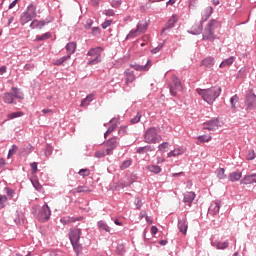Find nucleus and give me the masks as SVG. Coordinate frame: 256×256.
<instances>
[{
  "instance_id": "c03bdc74",
  "label": "nucleus",
  "mask_w": 256,
  "mask_h": 256,
  "mask_svg": "<svg viewBox=\"0 0 256 256\" xmlns=\"http://www.w3.org/2000/svg\"><path fill=\"white\" fill-rule=\"evenodd\" d=\"M78 174L81 176V177H89V175H91V171L87 168H83V169H80Z\"/></svg>"
},
{
  "instance_id": "864d4df0",
  "label": "nucleus",
  "mask_w": 256,
  "mask_h": 256,
  "mask_svg": "<svg viewBox=\"0 0 256 256\" xmlns=\"http://www.w3.org/2000/svg\"><path fill=\"white\" fill-rule=\"evenodd\" d=\"M4 191H6V195H7V197H9V199L14 197V195H15V190H13V189H11L9 187H5Z\"/></svg>"
},
{
  "instance_id": "9b49d317",
  "label": "nucleus",
  "mask_w": 256,
  "mask_h": 256,
  "mask_svg": "<svg viewBox=\"0 0 256 256\" xmlns=\"http://www.w3.org/2000/svg\"><path fill=\"white\" fill-rule=\"evenodd\" d=\"M106 154L111 155L117 149V137H112L106 142Z\"/></svg>"
},
{
  "instance_id": "39448f33",
  "label": "nucleus",
  "mask_w": 256,
  "mask_h": 256,
  "mask_svg": "<svg viewBox=\"0 0 256 256\" xmlns=\"http://www.w3.org/2000/svg\"><path fill=\"white\" fill-rule=\"evenodd\" d=\"M101 51H103L102 47L92 48L87 52L88 65H97L101 63Z\"/></svg>"
},
{
  "instance_id": "2f4dec72",
  "label": "nucleus",
  "mask_w": 256,
  "mask_h": 256,
  "mask_svg": "<svg viewBox=\"0 0 256 256\" xmlns=\"http://www.w3.org/2000/svg\"><path fill=\"white\" fill-rule=\"evenodd\" d=\"M149 151H153V150L151 149V146L147 145V146L137 148L136 153H138L139 155H143L145 153H149Z\"/></svg>"
},
{
  "instance_id": "79ce46f5",
  "label": "nucleus",
  "mask_w": 256,
  "mask_h": 256,
  "mask_svg": "<svg viewBox=\"0 0 256 256\" xmlns=\"http://www.w3.org/2000/svg\"><path fill=\"white\" fill-rule=\"evenodd\" d=\"M133 164V160L131 159H128V160H124L120 166V168L122 170H125V169H129V167H131V165Z\"/></svg>"
},
{
  "instance_id": "1a4fd4ad",
  "label": "nucleus",
  "mask_w": 256,
  "mask_h": 256,
  "mask_svg": "<svg viewBox=\"0 0 256 256\" xmlns=\"http://www.w3.org/2000/svg\"><path fill=\"white\" fill-rule=\"evenodd\" d=\"M179 21L177 14H173L171 18L167 21L164 28L161 31V35H165L166 31H169L175 27V24Z\"/></svg>"
},
{
  "instance_id": "4be33fe9",
  "label": "nucleus",
  "mask_w": 256,
  "mask_h": 256,
  "mask_svg": "<svg viewBox=\"0 0 256 256\" xmlns=\"http://www.w3.org/2000/svg\"><path fill=\"white\" fill-rule=\"evenodd\" d=\"M213 15V8L211 6H208L205 10L204 13L202 14V18L200 20L201 23H205Z\"/></svg>"
},
{
  "instance_id": "20e7f679",
  "label": "nucleus",
  "mask_w": 256,
  "mask_h": 256,
  "mask_svg": "<svg viewBox=\"0 0 256 256\" xmlns=\"http://www.w3.org/2000/svg\"><path fill=\"white\" fill-rule=\"evenodd\" d=\"M163 140V137L157 133L156 127L148 128L144 133V141L145 143L155 144L159 143Z\"/></svg>"
},
{
  "instance_id": "f704fd0d",
  "label": "nucleus",
  "mask_w": 256,
  "mask_h": 256,
  "mask_svg": "<svg viewBox=\"0 0 256 256\" xmlns=\"http://www.w3.org/2000/svg\"><path fill=\"white\" fill-rule=\"evenodd\" d=\"M218 179H227V174H225V168H218L216 170Z\"/></svg>"
},
{
  "instance_id": "473e14b6",
  "label": "nucleus",
  "mask_w": 256,
  "mask_h": 256,
  "mask_svg": "<svg viewBox=\"0 0 256 256\" xmlns=\"http://www.w3.org/2000/svg\"><path fill=\"white\" fill-rule=\"evenodd\" d=\"M237 103H239V96L235 94L230 98V105L232 109H237Z\"/></svg>"
},
{
  "instance_id": "680f3d73",
  "label": "nucleus",
  "mask_w": 256,
  "mask_h": 256,
  "mask_svg": "<svg viewBox=\"0 0 256 256\" xmlns=\"http://www.w3.org/2000/svg\"><path fill=\"white\" fill-rule=\"evenodd\" d=\"M103 15H106V17H113L115 16V11L113 9H108L103 12Z\"/></svg>"
},
{
  "instance_id": "c756f323",
  "label": "nucleus",
  "mask_w": 256,
  "mask_h": 256,
  "mask_svg": "<svg viewBox=\"0 0 256 256\" xmlns=\"http://www.w3.org/2000/svg\"><path fill=\"white\" fill-rule=\"evenodd\" d=\"M147 27H149V24H147L146 21H140L138 24H137V31L139 33H145V31H147Z\"/></svg>"
},
{
  "instance_id": "5701e85b",
  "label": "nucleus",
  "mask_w": 256,
  "mask_h": 256,
  "mask_svg": "<svg viewBox=\"0 0 256 256\" xmlns=\"http://www.w3.org/2000/svg\"><path fill=\"white\" fill-rule=\"evenodd\" d=\"M212 247H216V249H227V247H229V241H212L211 242Z\"/></svg>"
},
{
  "instance_id": "37998d69",
  "label": "nucleus",
  "mask_w": 256,
  "mask_h": 256,
  "mask_svg": "<svg viewBox=\"0 0 256 256\" xmlns=\"http://www.w3.org/2000/svg\"><path fill=\"white\" fill-rule=\"evenodd\" d=\"M125 244H118L116 247V255H124L125 254Z\"/></svg>"
},
{
  "instance_id": "c85d7f7f",
  "label": "nucleus",
  "mask_w": 256,
  "mask_h": 256,
  "mask_svg": "<svg viewBox=\"0 0 256 256\" xmlns=\"http://www.w3.org/2000/svg\"><path fill=\"white\" fill-rule=\"evenodd\" d=\"M242 175L243 174L241 172H232L229 174L228 179L232 183H235V181H239V179H241Z\"/></svg>"
},
{
  "instance_id": "f3484780",
  "label": "nucleus",
  "mask_w": 256,
  "mask_h": 256,
  "mask_svg": "<svg viewBox=\"0 0 256 256\" xmlns=\"http://www.w3.org/2000/svg\"><path fill=\"white\" fill-rule=\"evenodd\" d=\"M124 77H125L126 85H131V83H133V81H135L136 79L135 72H133V70L131 69H126L124 71Z\"/></svg>"
},
{
  "instance_id": "7ed1b4c3",
  "label": "nucleus",
  "mask_w": 256,
  "mask_h": 256,
  "mask_svg": "<svg viewBox=\"0 0 256 256\" xmlns=\"http://www.w3.org/2000/svg\"><path fill=\"white\" fill-rule=\"evenodd\" d=\"M215 29H217V20L212 19L209 21L203 31V41H215V39H217V36L215 35Z\"/></svg>"
},
{
  "instance_id": "aec40b11",
  "label": "nucleus",
  "mask_w": 256,
  "mask_h": 256,
  "mask_svg": "<svg viewBox=\"0 0 256 256\" xmlns=\"http://www.w3.org/2000/svg\"><path fill=\"white\" fill-rule=\"evenodd\" d=\"M241 185H251L255 183V174L245 175L244 178L240 181Z\"/></svg>"
},
{
  "instance_id": "e2e57ef3",
  "label": "nucleus",
  "mask_w": 256,
  "mask_h": 256,
  "mask_svg": "<svg viewBox=\"0 0 256 256\" xmlns=\"http://www.w3.org/2000/svg\"><path fill=\"white\" fill-rule=\"evenodd\" d=\"M111 23H113V20H105L101 24L102 29H107V27H111Z\"/></svg>"
},
{
  "instance_id": "f03ea898",
  "label": "nucleus",
  "mask_w": 256,
  "mask_h": 256,
  "mask_svg": "<svg viewBox=\"0 0 256 256\" xmlns=\"http://www.w3.org/2000/svg\"><path fill=\"white\" fill-rule=\"evenodd\" d=\"M12 92H5L2 94L1 99L5 105H17L16 99H19L20 101H23L25 99V94L21 90V88L18 87H12Z\"/></svg>"
},
{
  "instance_id": "72a5a7b5",
  "label": "nucleus",
  "mask_w": 256,
  "mask_h": 256,
  "mask_svg": "<svg viewBox=\"0 0 256 256\" xmlns=\"http://www.w3.org/2000/svg\"><path fill=\"white\" fill-rule=\"evenodd\" d=\"M91 101H93V94H89L86 98H84L81 101L80 106L81 107H87V105H89V103H91Z\"/></svg>"
},
{
  "instance_id": "774afa93",
  "label": "nucleus",
  "mask_w": 256,
  "mask_h": 256,
  "mask_svg": "<svg viewBox=\"0 0 256 256\" xmlns=\"http://www.w3.org/2000/svg\"><path fill=\"white\" fill-rule=\"evenodd\" d=\"M30 167L32 169L33 175H35V173H37V162L30 163Z\"/></svg>"
},
{
  "instance_id": "0e129e2a",
  "label": "nucleus",
  "mask_w": 256,
  "mask_h": 256,
  "mask_svg": "<svg viewBox=\"0 0 256 256\" xmlns=\"http://www.w3.org/2000/svg\"><path fill=\"white\" fill-rule=\"evenodd\" d=\"M51 153H53V147H51V145L47 144L46 149H45L46 157H49V155H51Z\"/></svg>"
},
{
  "instance_id": "2eb2a0df",
  "label": "nucleus",
  "mask_w": 256,
  "mask_h": 256,
  "mask_svg": "<svg viewBox=\"0 0 256 256\" xmlns=\"http://www.w3.org/2000/svg\"><path fill=\"white\" fill-rule=\"evenodd\" d=\"M130 67H131V69H134L135 71H149V68L151 67V60H147L146 65H139L137 63H131Z\"/></svg>"
},
{
  "instance_id": "ddd939ff",
  "label": "nucleus",
  "mask_w": 256,
  "mask_h": 256,
  "mask_svg": "<svg viewBox=\"0 0 256 256\" xmlns=\"http://www.w3.org/2000/svg\"><path fill=\"white\" fill-rule=\"evenodd\" d=\"M220 209H221V202L219 201L212 202L208 208V215H212L213 217H215V215L219 213Z\"/></svg>"
},
{
  "instance_id": "f8f14e48",
  "label": "nucleus",
  "mask_w": 256,
  "mask_h": 256,
  "mask_svg": "<svg viewBox=\"0 0 256 256\" xmlns=\"http://www.w3.org/2000/svg\"><path fill=\"white\" fill-rule=\"evenodd\" d=\"M49 23H51V20H33L30 24V29H43Z\"/></svg>"
},
{
  "instance_id": "09e8293b",
  "label": "nucleus",
  "mask_w": 256,
  "mask_h": 256,
  "mask_svg": "<svg viewBox=\"0 0 256 256\" xmlns=\"http://www.w3.org/2000/svg\"><path fill=\"white\" fill-rule=\"evenodd\" d=\"M106 155H110V154H107V150L97 151L95 152L94 157H96L97 159H103V157H106Z\"/></svg>"
},
{
  "instance_id": "6ab92c4d",
  "label": "nucleus",
  "mask_w": 256,
  "mask_h": 256,
  "mask_svg": "<svg viewBox=\"0 0 256 256\" xmlns=\"http://www.w3.org/2000/svg\"><path fill=\"white\" fill-rule=\"evenodd\" d=\"M195 192H186L184 193L183 203H188V205H192L193 201H195Z\"/></svg>"
},
{
  "instance_id": "a878e982",
  "label": "nucleus",
  "mask_w": 256,
  "mask_h": 256,
  "mask_svg": "<svg viewBox=\"0 0 256 256\" xmlns=\"http://www.w3.org/2000/svg\"><path fill=\"white\" fill-rule=\"evenodd\" d=\"M29 21H33V16H30L26 12H23L20 16V23L21 25H27Z\"/></svg>"
},
{
  "instance_id": "f257e3e1",
  "label": "nucleus",
  "mask_w": 256,
  "mask_h": 256,
  "mask_svg": "<svg viewBox=\"0 0 256 256\" xmlns=\"http://www.w3.org/2000/svg\"><path fill=\"white\" fill-rule=\"evenodd\" d=\"M196 93H198L208 105H213L221 95V87H211L208 89L198 88L196 89Z\"/></svg>"
},
{
  "instance_id": "6e6552de",
  "label": "nucleus",
  "mask_w": 256,
  "mask_h": 256,
  "mask_svg": "<svg viewBox=\"0 0 256 256\" xmlns=\"http://www.w3.org/2000/svg\"><path fill=\"white\" fill-rule=\"evenodd\" d=\"M70 243H79L81 241L82 231L81 228H71L69 230Z\"/></svg>"
},
{
  "instance_id": "e433bc0d",
  "label": "nucleus",
  "mask_w": 256,
  "mask_h": 256,
  "mask_svg": "<svg viewBox=\"0 0 256 256\" xmlns=\"http://www.w3.org/2000/svg\"><path fill=\"white\" fill-rule=\"evenodd\" d=\"M148 169L151 173H155V175H159V173H161V167L157 165H150L148 166Z\"/></svg>"
},
{
  "instance_id": "b1692460",
  "label": "nucleus",
  "mask_w": 256,
  "mask_h": 256,
  "mask_svg": "<svg viewBox=\"0 0 256 256\" xmlns=\"http://www.w3.org/2000/svg\"><path fill=\"white\" fill-rule=\"evenodd\" d=\"M235 63V58L233 56L229 57L228 59L223 60L220 63V69H225V67H231Z\"/></svg>"
},
{
  "instance_id": "052dcab7",
  "label": "nucleus",
  "mask_w": 256,
  "mask_h": 256,
  "mask_svg": "<svg viewBox=\"0 0 256 256\" xmlns=\"http://www.w3.org/2000/svg\"><path fill=\"white\" fill-rule=\"evenodd\" d=\"M135 205H136V209L140 210L141 207H143V202L141 201V198L137 197L134 201Z\"/></svg>"
},
{
  "instance_id": "c9c22d12",
  "label": "nucleus",
  "mask_w": 256,
  "mask_h": 256,
  "mask_svg": "<svg viewBox=\"0 0 256 256\" xmlns=\"http://www.w3.org/2000/svg\"><path fill=\"white\" fill-rule=\"evenodd\" d=\"M237 79H245L247 77V68L242 67L237 73Z\"/></svg>"
},
{
  "instance_id": "393cba45",
  "label": "nucleus",
  "mask_w": 256,
  "mask_h": 256,
  "mask_svg": "<svg viewBox=\"0 0 256 256\" xmlns=\"http://www.w3.org/2000/svg\"><path fill=\"white\" fill-rule=\"evenodd\" d=\"M97 227L100 231H105V233H111V227L105 223V221L100 220L97 222Z\"/></svg>"
},
{
  "instance_id": "69168bd1",
  "label": "nucleus",
  "mask_w": 256,
  "mask_h": 256,
  "mask_svg": "<svg viewBox=\"0 0 256 256\" xmlns=\"http://www.w3.org/2000/svg\"><path fill=\"white\" fill-rule=\"evenodd\" d=\"M169 90L173 97H175L177 95V89L172 84H169Z\"/></svg>"
},
{
  "instance_id": "bf43d9fd",
  "label": "nucleus",
  "mask_w": 256,
  "mask_h": 256,
  "mask_svg": "<svg viewBox=\"0 0 256 256\" xmlns=\"http://www.w3.org/2000/svg\"><path fill=\"white\" fill-rule=\"evenodd\" d=\"M91 33H92L93 37H98V35H101V28L93 27Z\"/></svg>"
},
{
  "instance_id": "49530a36",
  "label": "nucleus",
  "mask_w": 256,
  "mask_h": 256,
  "mask_svg": "<svg viewBox=\"0 0 256 256\" xmlns=\"http://www.w3.org/2000/svg\"><path fill=\"white\" fill-rule=\"evenodd\" d=\"M137 35H139V31H137V28L136 30H131L129 34L126 36V41L129 39H134V37H137Z\"/></svg>"
},
{
  "instance_id": "13d9d810",
  "label": "nucleus",
  "mask_w": 256,
  "mask_h": 256,
  "mask_svg": "<svg viewBox=\"0 0 256 256\" xmlns=\"http://www.w3.org/2000/svg\"><path fill=\"white\" fill-rule=\"evenodd\" d=\"M181 155V151L179 149L172 150L168 153V157H177Z\"/></svg>"
},
{
  "instance_id": "7c9ffc66",
  "label": "nucleus",
  "mask_w": 256,
  "mask_h": 256,
  "mask_svg": "<svg viewBox=\"0 0 256 256\" xmlns=\"http://www.w3.org/2000/svg\"><path fill=\"white\" fill-rule=\"evenodd\" d=\"M71 245L76 255L79 256L80 253L83 251V245H81L79 242H72Z\"/></svg>"
},
{
  "instance_id": "58836bf2",
  "label": "nucleus",
  "mask_w": 256,
  "mask_h": 256,
  "mask_svg": "<svg viewBox=\"0 0 256 256\" xmlns=\"http://www.w3.org/2000/svg\"><path fill=\"white\" fill-rule=\"evenodd\" d=\"M141 117H143V114L141 113V111H138L136 116L131 118L130 123H132V125H135V123H139V121H141Z\"/></svg>"
},
{
  "instance_id": "cd10ccee",
  "label": "nucleus",
  "mask_w": 256,
  "mask_h": 256,
  "mask_svg": "<svg viewBox=\"0 0 256 256\" xmlns=\"http://www.w3.org/2000/svg\"><path fill=\"white\" fill-rule=\"evenodd\" d=\"M202 65L204 67H207L208 69H211L213 65H215V58L213 57H207L204 60H202Z\"/></svg>"
},
{
  "instance_id": "9d476101",
  "label": "nucleus",
  "mask_w": 256,
  "mask_h": 256,
  "mask_svg": "<svg viewBox=\"0 0 256 256\" xmlns=\"http://www.w3.org/2000/svg\"><path fill=\"white\" fill-rule=\"evenodd\" d=\"M202 129H207L208 131H217V129H219V119L213 118L203 123Z\"/></svg>"
},
{
  "instance_id": "de8ad7c7",
  "label": "nucleus",
  "mask_w": 256,
  "mask_h": 256,
  "mask_svg": "<svg viewBox=\"0 0 256 256\" xmlns=\"http://www.w3.org/2000/svg\"><path fill=\"white\" fill-rule=\"evenodd\" d=\"M7 201H8L7 196L0 195V207L2 209H4V207H7Z\"/></svg>"
},
{
  "instance_id": "0eeeda50",
  "label": "nucleus",
  "mask_w": 256,
  "mask_h": 256,
  "mask_svg": "<svg viewBox=\"0 0 256 256\" xmlns=\"http://www.w3.org/2000/svg\"><path fill=\"white\" fill-rule=\"evenodd\" d=\"M51 219V208H49V205L44 204L38 212V220L40 223H47Z\"/></svg>"
},
{
  "instance_id": "8fccbe9b",
  "label": "nucleus",
  "mask_w": 256,
  "mask_h": 256,
  "mask_svg": "<svg viewBox=\"0 0 256 256\" xmlns=\"http://www.w3.org/2000/svg\"><path fill=\"white\" fill-rule=\"evenodd\" d=\"M17 149H18L17 145L13 144L11 146V148L8 151V159H9V157H13V155H15V153H17Z\"/></svg>"
},
{
  "instance_id": "4c0bfd02",
  "label": "nucleus",
  "mask_w": 256,
  "mask_h": 256,
  "mask_svg": "<svg viewBox=\"0 0 256 256\" xmlns=\"http://www.w3.org/2000/svg\"><path fill=\"white\" fill-rule=\"evenodd\" d=\"M173 85L177 91H181V89H183V86L181 85V80H179V78L177 77L173 78Z\"/></svg>"
},
{
  "instance_id": "412c9836",
  "label": "nucleus",
  "mask_w": 256,
  "mask_h": 256,
  "mask_svg": "<svg viewBox=\"0 0 256 256\" xmlns=\"http://www.w3.org/2000/svg\"><path fill=\"white\" fill-rule=\"evenodd\" d=\"M110 124H111V126H109L107 131L104 133L105 139H107V135H111V133H113V131H115V129H117V120L115 118H112L110 120Z\"/></svg>"
},
{
  "instance_id": "a18cd8bd",
  "label": "nucleus",
  "mask_w": 256,
  "mask_h": 256,
  "mask_svg": "<svg viewBox=\"0 0 256 256\" xmlns=\"http://www.w3.org/2000/svg\"><path fill=\"white\" fill-rule=\"evenodd\" d=\"M168 147H169V142H163L158 146V150L161 151L162 153H166Z\"/></svg>"
},
{
  "instance_id": "bb28decb",
  "label": "nucleus",
  "mask_w": 256,
  "mask_h": 256,
  "mask_svg": "<svg viewBox=\"0 0 256 256\" xmlns=\"http://www.w3.org/2000/svg\"><path fill=\"white\" fill-rule=\"evenodd\" d=\"M66 51H67V55H70V57L73 55V53H75L76 49H77V44H75V42H69L66 47H65Z\"/></svg>"
},
{
  "instance_id": "5fc2aeb1",
  "label": "nucleus",
  "mask_w": 256,
  "mask_h": 256,
  "mask_svg": "<svg viewBox=\"0 0 256 256\" xmlns=\"http://www.w3.org/2000/svg\"><path fill=\"white\" fill-rule=\"evenodd\" d=\"M22 151H24V153H33V146L31 144L25 145L22 148Z\"/></svg>"
},
{
  "instance_id": "423d86ee",
  "label": "nucleus",
  "mask_w": 256,
  "mask_h": 256,
  "mask_svg": "<svg viewBox=\"0 0 256 256\" xmlns=\"http://www.w3.org/2000/svg\"><path fill=\"white\" fill-rule=\"evenodd\" d=\"M244 103L247 111H253V109H256V95L253 93V89H250L247 92Z\"/></svg>"
},
{
  "instance_id": "a211bd4d",
  "label": "nucleus",
  "mask_w": 256,
  "mask_h": 256,
  "mask_svg": "<svg viewBox=\"0 0 256 256\" xmlns=\"http://www.w3.org/2000/svg\"><path fill=\"white\" fill-rule=\"evenodd\" d=\"M24 13H27L33 19H35V17H37V6L34 3L29 4Z\"/></svg>"
},
{
  "instance_id": "a19ab883",
  "label": "nucleus",
  "mask_w": 256,
  "mask_h": 256,
  "mask_svg": "<svg viewBox=\"0 0 256 256\" xmlns=\"http://www.w3.org/2000/svg\"><path fill=\"white\" fill-rule=\"evenodd\" d=\"M23 115H25V113L22 111L12 112L8 114V119H17L18 117H23Z\"/></svg>"
},
{
  "instance_id": "6e6d98bb",
  "label": "nucleus",
  "mask_w": 256,
  "mask_h": 256,
  "mask_svg": "<svg viewBox=\"0 0 256 256\" xmlns=\"http://www.w3.org/2000/svg\"><path fill=\"white\" fill-rule=\"evenodd\" d=\"M256 155H255V150H249L246 159L247 161H253V159H255Z\"/></svg>"
},
{
  "instance_id": "338daca9",
  "label": "nucleus",
  "mask_w": 256,
  "mask_h": 256,
  "mask_svg": "<svg viewBox=\"0 0 256 256\" xmlns=\"http://www.w3.org/2000/svg\"><path fill=\"white\" fill-rule=\"evenodd\" d=\"M93 27V19H88L84 25L85 29H91Z\"/></svg>"
},
{
  "instance_id": "ea45409f",
  "label": "nucleus",
  "mask_w": 256,
  "mask_h": 256,
  "mask_svg": "<svg viewBox=\"0 0 256 256\" xmlns=\"http://www.w3.org/2000/svg\"><path fill=\"white\" fill-rule=\"evenodd\" d=\"M75 193H91V190L87 186H78L75 189Z\"/></svg>"
},
{
  "instance_id": "3c124183",
  "label": "nucleus",
  "mask_w": 256,
  "mask_h": 256,
  "mask_svg": "<svg viewBox=\"0 0 256 256\" xmlns=\"http://www.w3.org/2000/svg\"><path fill=\"white\" fill-rule=\"evenodd\" d=\"M51 37V33L46 32L44 34H42L41 36H37V40L38 41H47V39H49Z\"/></svg>"
},
{
  "instance_id": "4d7b16f0",
  "label": "nucleus",
  "mask_w": 256,
  "mask_h": 256,
  "mask_svg": "<svg viewBox=\"0 0 256 256\" xmlns=\"http://www.w3.org/2000/svg\"><path fill=\"white\" fill-rule=\"evenodd\" d=\"M121 0H113L111 2V7H113L114 9H119L121 7Z\"/></svg>"
},
{
  "instance_id": "dca6fc26",
  "label": "nucleus",
  "mask_w": 256,
  "mask_h": 256,
  "mask_svg": "<svg viewBox=\"0 0 256 256\" xmlns=\"http://www.w3.org/2000/svg\"><path fill=\"white\" fill-rule=\"evenodd\" d=\"M178 229L180 233H182L183 235H187V229H189V226L187 224V218L178 219Z\"/></svg>"
},
{
  "instance_id": "603ef678",
  "label": "nucleus",
  "mask_w": 256,
  "mask_h": 256,
  "mask_svg": "<svg viewBox=\"0 0 256 256\" xmlns=\"http://www.w3.org/2000/svg\"><path fill=\"white\" fill-rule=\"evenodd\" d=\"M210 139H211V136L209 135L198 136V141H200V143H207L209 142Z\"/></svg>"
},
{
  "instance_id": "4468645a",
  "label": "nucleus",
  "mask_w": 256,
  "mask_h": 256,
  "mask_svg": "<svg viewBox=\"0 0 256 256\" xmlns=\"http://www.w3.org/2000/svg\"><path fill=\"white\" fill-rule=\"evenodd\" d=\"M203 32V22H198L196 24H194L190 30H188V33H190V35H201V33Z\"/></svg>"
}]
</instances>
